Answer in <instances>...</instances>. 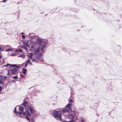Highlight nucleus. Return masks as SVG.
Listing matches in <instances>:
<instances>
[{"label": "nucleus", "mask_w": 122, "mask_h": 122, "mask_svg": "<svg viewBox=\"0 0 122 122\" xmlns=\"http://www.w3.org/2000/svg\"><path fill=\"white\" fill-rule=\"evenodd\" d=\"M9 66V67H15L9 69L7 70L8 73L7 75L10 76L12 74H15L17 73V71L19 68H20L19 66L16 65V64L11 65L7 64L5 66V67Z\"/></svg>", "instance_id": "nucleus-1"}, {"label": "nucleus", "mask_w": 122, "mask_h": 122, "mask_svg": "<svg viewBox=\"0 0 122 122\" xmlns=\"http://www.w3.org/2000/svg\"><path fill=\"white\" fill-rule=\"evenodd\" d=\"M61 109H58V110H55L52 112V115L55 118H58L61 121H63V120L62 119L61 113Z\"/></svg>", "instance_id": "nucleus-2"}, {"label": "nucleus", "mask_w": 122, "mask_h": 122, "mask_svg": "<svg viewBox=\"0 0 122 122\" xmlns=\"http://www.w3.org/2000/svg\"><path fill=\"white\" fill-rule=\"evenodd\" d=\"M23 115H24L25 116V117L27 120L29 122H30V119L29 118V117H30L31 114L29 112L28 110H26L23 113Z\"/></svg>", "instance_id": "nucleus-3"}, {"label": "nucleus", "mask_w": 122, "mask_h": 122, "mask_svg": "<svg viewBox=\"0 0 122 122\" xmlns=\"http://www.w3.org/2000/svg\"><path fill=\"white\" fill-rule=\"evenodd\" d=\"M66 118H69V119L71 120V121L75 120L74 119L75 117L72 114H70L69 116L66 115Z\"/></svg>", "instance_id": "nucleus-4"}, {"label": "nucleus", "mask_w": 122, "mask_h": 122, "mask_svg": "<svg viewBox=\"0 0 122 122\" xmlns=\"http://www.w3.org/2000/svg\"><path fill=\"white\" fill-rule=\"evenodd\" d=\"M37 40L38 45H42V43L43 42V40L41 38L39 37H38Z\"/></svg>", "instance_id": "nucleus-5"}, {"label": "nucleus", "mask_w": 122, "mask_h": 122, "mask_svg": "<svg viewBox=\"0 0 122 122\" xmlns=\"http://www.w3.org/2000/svg\"><path fill=\"white\" fill-rule=\"evenodd\" d=\"M71 103H69L67 105L65 106L66 107H67L68 108V109L69 110H70L71 112L74 113L75 112V111L74 110H72L71 109Z\"/></svg>", "instance_id": "nucleus-6"}, {"label": "nucleus", "mask_w": 122, "mask_h": 122, "mask_svg": "<svg viewBox=\"0 0 122 122\" xmlns=\"http://www.w3.org/2000/svg\"><path fill=\"white\" fill-rule=\"evenodd\" d=\"M19 111L21 112H18V113L20 115H21L22 113H23L22 112L23 111L24 109V108L22 106H20L19 107Z\"/></svg>", "instance_id": "nucleus-7"}, {"label": "nucleus", "mask_w": 122, "mask_h": 122, "mask_svg": "<svg viewBox=\"0 0 122 122\" xmlns=\"http://www.w3.org/2000/svg\"><path fill=\"white\" fill-rule=\"evenodd\" d=\"M27 108L28 111H29L31 113H33L35 112V111L34 109L32 107H27Z\"/></svg>", "instance_id": "nucleus-8"}, {"label": "nucleus", "mask_w": 122, "mask_h": 122, "mask_svg": "<svg viewBox=\"0 0 122 122\" xmlns=\"http://www.w3.org/2000/svg\"><path fill=\"white\" fill-rule=\"evenodd\" d=\"M28 103L26 101H24L23 105L25 107L27 108V107H29L28 105Z\"/></svg>", "instance_id": "nucleus-9"}, {"label": "nucleus", "mask_w": 122, "mask_h": 122, "mask_svg": "<svg viewBox=\"0 0 122 122\" xmlns=\"http://www.w3.org/2000/svg\"><path fill=\"white\" fill-rule=\"evenodd\" d=\"M61 111L62 113L68 112H69L68 109L66 108H65L62 109Z\"/></svg>", "instance_id": "nucleus-10"}, {"label": "nucleus", "mask_w": 122, "mask_h": 122, "mask_svg": "<svg viewBox=\"0 0 122 122\" xmlns=\"http://www.w3.org/2000/svg\"><path fill=\"white\" fill-rule=\"evenodd\" d=\"M46 45H42L40 49L41 52H43V50L46 47Z\"/></svg>", "instance_id": "nucleus-11"}, {"label": "nucleus", "mask_w": 122, "mask_h": 122, "mask_svg": "<svg viewBox=\"0 0 122 122\" xmlns=\"http://www.w3.org/2000/svg\"><path fill=\"white\" fill-rule=\"evenodd\" d=\"M33 54V53H29L27 55V56L29 57L30 59H32Z\"/></svg>", "instance_id": "nucleus-12"}, {"label": "nucleus", "mask_w": 122, "mask_h": 122, "mask_svg": "<svg viewBox=\"0 0 122 122\" xmlns=\"http://www.w3.org/2000/svg\"><path fill=\"white\" fill-rule=\"evenodd\" d=\"M7 77V76H4L1 75L0 76V78L2 80H5Z\"/></svg>", "instance_id": "nucleus-13"}, {"label": "nucleus", "mask_w": 122, "mask_h": 122, "mask_svg": "<svg viewBox=\"0 0 122 122\" xmlns=\"http://www.w3.org/2000/svg\"><path fill=\"white\" fill-rule=\"evenodd\" d=\"M22 50L20 49H18L16 50L15 51V52H21L22 51Z\"/></svg>", "instance_id": "nucleus-14"}, {"label": "nucleus", "mask_w": 122, "mask_h": 122, "mask_svg": "<svg viewBox=\"0 0 122 122\" xmlns=\"http://www.w3.org/2000/svg\"><path fill=\"white\" fill-rule=\"evenodd\" d=\"M40 49L39 48H37L35 50V53H37L39 52Z\"/></svg>", "instance_id": "nucleus-15"}, {"label": "nucleus", "mask_w": 122, "mask_h": 122, "mask_svg": "<svg viewBox=\"0 0 122 122\" xmlns=\"http://www.w3.org/2000/svg\"><path fill=\"white\" fill-rule=\"evenodd\" d=\"M22 71L23 73H24V74H26V72H27V70L25 69L24 68H23L22 69Z\"/></svg>", "instance_id": "nucleus-16"}, {"label": "nucleus", "mask_w": 122, "mask_h": 122, "mask_svg": "<svg viewBox=\"0 0 122 122\" xmlns=\"http://www.w3.org/2000/svg\"><path fill=\"white\" fill-rule=\"evenodd\" d=\"M15 49L14 48H9L7 49L5 51H12L14 50V49Z\"/></svg>", "instance_id": "nucleus-17"}, {"label": "nucleus", "mask_w": 122, "mask_h": 122, "mask_svg": "<svg viewBox=\"0 0 122 122\" xmlns=\"http://www.w3.org/2000/svg\"><path fill=\"white\" fill-rule=\"evenodd\" d=\"M21 48H22L24 49H25V50L26 51L27 50V48L26 47V46H25V45H23V46H21Z\"/></svg>", "instance_id": "nucleus-18"}, {"label": "nucleus", "mask_w": 122, "mask_h": 122, "mask_svg": "<svg viewBox=\"0 0 122 122\" xmlns=\"http://www.w3.org/2000/svg\"><path fill=\"white\" fill-rule=\"evenodd\" d=\"M34 49V46L33 45H31V47L30 49V51H33Z\"/></svg>", "instance_id": "nucleus-19"}, {"label": "nucleus", "mask_w": 122, "mask_h": 122, "mask_svg": "<svg viewBox=\"0 0 122 122\" xmlns=\"http://www.w3.org/2000/svg\"><path fill=\"white\" fill-rule=\"evenodd\" d=\"M29 41H25L24 42L25 45L26 46H28L29 45Z\"/></svg>", "instance_id": "nucleus-20"}, {"label": "nucleus", "mask_w": 122, "mask_h": 122, "mask_svg": "<svg viewBox=\"0 0 122 122\" xmlns=\"http://www.w3.org/2000/svg\"><path fill=\"white\" fill-rule=\"evenodd\" d=\"M31 122H34V117H31V118L30 120V121Z\"/></svg>", "instance_id": "nucleus-21"}, {"label": "nucleus", "mask_w": 122, "mask_h": 122, "mask_svg": "<svg viewBox=\"0 0 122 122\" xmlns=\"http://www.w3.org/2000/svg\"><path fill=\"white\" fill-rule=\"evenodd\" d=\"M63 121H62L63 122H75L76 121V120H72L71 121H65L63 120Z\"/></svg>", "instance_id": "nucleus-22"}, {"label": "nucleus", "mask_w": 122, "mask_h": 122, "mask_svg": "<svg viewBox=\"0 0 122 122\" xmlns=\"http://www.w3.org/2000/svg\"><path fill=\"white\" fill-rule=\"evenodd\" d=\"M48 43V42L47 41H43V42H42V44H44L46 45V44Z\"/></svg>", "instance_id": "nucleus-23"}, {"label": "nucleus", "mask_w": 122, "mask_h": 122, "mask_svg": "<svg viewBox=\"0 0 122 122\" xmlns=\"http://www.w3.org/2000/svg\"><path fill=\"white\" fill-rule=\"evenodd\" d=\"M31 64V65H32L31 63L30 62V61H27V62L25 64V66L26 67L27 65V64Z\"/></svg>", "instance_id": "nucleus-24"}, {"label": "nucleus", "mask_w": 122, "mask_h": 122, "mask_svg": "<svg viewBox=\"0 0 122 122\" xmlns=\"http://www.w3.org/2000/svg\"><path fill=\"white\" fill-rule=\"evenodd\" d=\"M19 57H21L22 58H23L25 56L23 54L21 55H20V56H19Z\"/></svg>", "instance_id": "nucleus-25"}, {"label": "nucleus", "mask_w": 122, "mask_h": 122, "mask_svg": "<svg viewBox=\"0 0 122 122\" xmlns=\"http://www.w3.org/2000/svg\"><path fill=\"white\" fill-rule=\"evenodd\" d=\"M15 110H14V112H15V113L16 114H17V111H16V107H15Z\"/></svg>", "instance_id": "nucleus-26"}, {"label": "nucleus", "mask_w": 122, "mask_h": 122, "mask_svg": "<svg viewBox=\"0 0 122 122\" xmlns=\"http://www.w3.org/2000/svg\"><path fill=\"white\" fill-rule=\"evenodd\" d=\"M17 54L16 53H15L14 54H11L10 55V56H16V55Z\"/></svg>", "instance_id": "nucleus-27"}, {"label": "nucleus", "mask_w": 122, "mask_h": 122, "mask_svg": "<svg viewBox=\"0 0 122 122\" xmlns=\"http://www.w3.org/2000/svg\"><path fill=\"white\" fill-rule=\"evenodd\" d=\"M18 77V76H15L13 77V78L14 79H16Z\"/></svg>", "instance_id": "nucleus-28"}, {"label": "nucleus", "mask_w": 122, "mask_h": 122, "mask_svg": "<svg viewBox=\"0 0 122 122\" xmlns=\"http://www.w3.org/2000/svg\"><path fill=\"white\" fill-rule=\"evenodd\" d=\"M8 46H10L7 45H6L5 46H2V47L3 48H4L5 49V46L6 47H7Z\"/></svg>", "instance_id": "nucleus-29"}, {"label": "nucleus", "mask_w": 122, "mask_h": 122, "mask_svg": "<svg viewBox=\"0 0 122 122\" xmlns=\"http://www.w3.org/2000/svg\"><path fill=\"white\" fill-rule=\"evenodd\" d=\"M20 76H21V77L23 78H24L25 77V76L24 75L21 74H20Z\"/></svg>", "instance_id": "nucleus-30"}, {"label": "nucleus", "mask_w": 122, "mask_h": 122, "mask_svg": "<svg viewBox=\"0 0 122 122\" xmlns=\"http://www.w3.org/2000/svg\"><path fill=\"white\" fill-rule=\"evenodd\" d=\"M64 50L66 52L68 50L67 49H66V48H64Z\"/></svg>", "instance_id": "nucleus-31"}, {"label": "nucleus", "mask_w": 122, "mask_h": 122, "mask_svg": "<svg viewBox=\"0 0 122 122\" xmlns=\"http://www.w3.org/2000/svg\"><path fill=\"white\" fill-rule=\"evenodd\" d=\"M5 49L4 48V49L2 48L1 47H0V51H2L4 49Z\"/></svg>", "instance_id": "nucleus-32"}, {"label": "nucleus", "mask_w": 122, "mask_h": 122, "mask_svg": "<svg viewBox=\"0 0 122 122\" xmlns=\"http://www.w3.org/2000/svg\"><path fill=\"white\" fill-rule=\"evenodd\" d=\"M72 102V100L71 99H70L69 101V102Z\"/></svg>", "instance_id": "nucleus-33"}, {"label": "nucleus", "mask_w": 122, "mask_h": 122, "mask_svg": "<svg viewBox=\"0 0 122 122\" xmlns=\"http://www.w3.org/2000/svg\"><path fill=\"white\" fill-rule=\"evenodd\" d=\"M2 88L1 86H0V91H2Z\"/></svg>", "instance_id": "nucleus-34"}, {"label": "nucleus", "mask_w": 122, "mask_h": 122, "mask_svg": "<svg viewBox=\"0 0 122 122\" xmlns=\"http://www.w3.org/2000/svg\"><path fill=\"white\" fill-rule=\"evenodd\" d=\"M16 54H17L16 55V56H18V57H19V56H20V54L18 53H16Z\"/></svg>", "instance_id": "nucleus-35"}, {"label": "nucleus", "mask_w": 122, "mask_h": 122, "mask_svg": "<svg viewBox=\"0 0 122 122\" xmlns=\"http://www.w3.org/2000/svg\"><path fill=\"white\" fill-rule=\"evenodd\" d=\"M22 37L23 38H25V36L24 35H22Z\"/></svg>", "instance_id": "nucleus-36"}, {"label": "nucleus", "mask_w": 122, "mask_h": 122, "mask_svg": "<svg viewBox=\"0 0 122 122\" xmlns=\"http://www.w3.org/2000/svg\"><path fill=\"white\" fill-rule=\"evenodd\" d=\"M6 0H2V1H3L5 3L6 2Z\"/></svg>", "instance_id": "nucleus-37"}, {"label": "nucleus", "mask_w": 122, "mask_h": 122, "mask_svg": "<svg viewBox=\"0 0 122 122\" xmlns=\"http://www.w3.org/2000/svg\"><path fill=\"white\" fill-rule=\"evenodd\" d=\"M0 83L1 84H2L3 82H2V81H1L0 80Z\"/></svg>", "instance_id": "nucleus-38"}, {"label": "nucleus", "mask_w": 122, "mask_h": 122, "mask_svg": "<svg viewBox=\"0 0 122 122\" xmlns=\"http://www.w3.org/2000/svg\"><path fill=\"white\" fill-rule=\"evenodd\" d=\"M81 122H84V121L83 120H82L81 121Z\"/></svg>", "instance_id": "nucleus-39"}, {"label": "nucleus", "mask_w": 122, "mask_h": 122, "mask_svg": "<svg viewBox=\"0 0 122 122\" xmlns=\"http://www.w3.org/2000/svg\"><path fill=\"white\" fill-rule=\"evenodd\" d=\"M32 61H35V60H34V59H33V60H32Z\"/></svg>", "instance_id": "nucleus-40"}, {"label": "nucleus", "mask_w": 122, "mask_h": 122, "mask_svg": "<svg viewBox=\"0 0 122 122\" xmlns=\"http://www.w3.org/2000/svg\"><path fill=\"white\" fill-rule=\"evenodd\" d=\"M21 34H24V33H23V32H22V33H21Z\"/></svg>", "instance_id": "nucleus-41"}, {"label": "nucleus", "mask_w": 122, "mask_h": 122, "mask_svg": "<svg viewBox=\"0 0 122 122\" xmlns=\"http://www.w3.org/2000/svg\"><path fill=\"white\" fill-rule=\"evenodd\" d=\"M27 61H30V60H28Z\"/></svg>", "instance_id": "nucleus-42"}, {"label": "nucleus", "mask_w": 122, "mask_h": 122, "mask_svg": "<svg viewBox=\"0 0 122 122\" xmlns=\"http://www.w3.org/2000/svg\"><path fill=\"white\" fill-rule=\"evenodd\" d=\"M1 57V56L0 55V58Z\"/></svg>", "instance_id": "nucleus-43"}, {"label": "nucleus", "mask_w": 122, "mask_h": 122, "mask_svg": "<svg viewBox=\"0 0 122 122\" xmlns=\"http://www.w3.org/2000/svg\"><path fill=\"white\" fill-rule=\"evenodd\" d=\"M30 33H29V35H30Z\"/></svg>", "instance_id": "nucleus-44"}, {"label": "nucleus", "mask_w": 122, "mask_h": 122, "mask_svg": "<svg viewBox=\"0 0 122 122\" xmlns=\"http://www.w3.org/2000/svg\"><path fill=\"white\" fill-rule=\"evenodd\" d=\"M1 91H0V94L1 93Z\"/></svg>", "instance_id": "nucleus-45"}, {"label": "nucleus", "mask_w": 122, "mask_h": 122, "mask_svg": "<svg viewBox=\"0 0 122 122\" xmlns=\"http://www.w3.org/2000/svg\"><path fill=\"white\" fill-rule=\"evenodd\" d=\"M41 61H42V60Z\"/></svg>", "instance_id": "nucleus-46"}, {"label": "nucleus", "mask_w": 122, "mask_h": 122, "mask_svg": "<svg viewBox=\"0 0 122 122\" xmlns=\"http://www.w3.org/2000/svg\"><path fill=\"white\" fill-rule=\"evenodd\" d=\"M3 61H4V59H3Z\"/></svg>", "instance_id": "nucleus-47"}, {"label": "nucleus", "mask_w": 122, "mask_h": 122, "mask_svg": "<svg viewBox=\"0 0 122 122\" xmlns=\"http://www.w3.org/2000/svg\"><path fill=\"white\" fill-rule=\"evenodd\" d=\"M76 118H76L75 119L76 120Z\"/></svg>", "instance_id": "nucleus-48"}, {"label": "nucleus", "mask_w": 122, "mask_h": 122, "mask_svg": "<svg viewBox=\"0 0 122 122\" xmlns=\"http://www.w3.org/2000/svg\"><path fill=\"white\" fill-rule=\"evenodd\" d=\"M82 119H83V118H82Z\"/></svg>", "instance_id": "nucleus-49"}]
</instances>
